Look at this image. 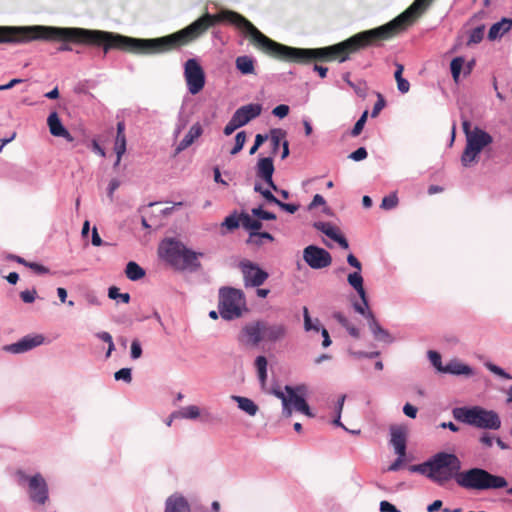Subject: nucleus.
<instances>
[{
  "mask_svg": "<svg viewBox=\"0 0 512 512\" xmlns=\"http://www.w3.org/2000/svg\"><path fill=\"white\" fill-rule=\"evenodd\" d=\"M347 281L349 285L355 289L360 299L364 301V304H366V291L363 286L364 280L361 272L350 273L347 277Z\"/></svg>",
  "mask_w": 512,
  "mask_h": 512,
  "instance_id": "nucleus-29",
  "label": "nucleus"
},
{
  "mask_svg": "<svg viewBox=\"0 0 512 512\" xmlns=\"http://www.w3.org/2000/svg\"><path fill=\"white\" fill-rule=\"evenodd\" d=\"M493 142L492 136L483 129L475 126L473 132L468 134L466 146L461 156V163L464 167H469L477 162L481 151Z\"/></svg>",
  "mask_w": 512,
  "mask_h": 512,
  "instance_id": "nucleus-10",
  "label": "nucleus"
},
{
  "mask_svg": "<svg viewBox=\"0 0 512 512\" xmlns=\"http://www.w3.org/2000/svg\"><path fill=\"white\" fill-rule=\"evenodd\" d=\"M202 415L203 422H210L213 420V415L208 411L201 412L200 408L196 405H188L182 407L179 411L173 412L172 417H177L186 420H196Z\"/></svg>",
  "mask_w": 512,
  "mask_h": 512,
  "instance_id": "nucleus-19",
  "label": "nucleus"
},
{
  "mask_svg": "<svg viewBox=\"0 0 512 512\" xmlns=\"http://www.w3.org/2000/svg\"><path fill=\"white\" fill-rule=\"evenodd\" d=\"M288 335V327L282 322L258 320L246 324L240 334L239 341L250 346H258L261 342L277 343Z\"/></svg>",
  "mask_w": 512,
  "mask_h": 512,
  "instance_id": "nucleus-4",
  "label": "nucleus"
},
{
  "mask_svg": "<svg viewBox=\"0 0 512 512\" xmlns=\"http://www.w3.org/2000/svg\"><path fill=\"white\" fill-rule=\"evenodd\" d=\"M19 485L26 484L29 499L38 505H45L49 499V489L45 478L40 474L27 475L24 471H17Z\"/></svg>",
  "mask_w": 512,
  "mask_h": 512,
  "instance_id": "nucleus-11",
  "label": "nucleus"
},
{
  "mask_svg": "<svg viewBox=\"0 0 512 512\" xmlns=\"http://www.w3.org/2000/svg\"><path fill=\"white\" fill-rule=\"evenodd\" d=\"M276 205L279 206L282 210H284L290 214L295 213L299 209V205H297V204L284 203L280 200H279V203H277Z\"/></svg>",
  "mask_w": 512,
  "mask_h": 512,
  "instance_id": "nucleus-62",
  "label": "nucleus"
},
{
  "mask_svg": "<svg viewBox=\"0 0 512 512\" xmlns=\"http://www.w3.org/2000/svg\"><path fill=\"white\" fill-rule=\"evenodd\" d=\"M333 318L346 330H348L353 324L350 320L341 312H335Z\"/></svg>",
  "mask_w": 512,
  "mask_h": 512,
  "instance_id": "nucleus-55",
  "label": "nucleus"
},
{
  "mask_svg": "<svg viewBox=\"0 0 512 512\" xmlns=\"http://www.w3.org/2000/svg\"><path fill=\"white\" fill-rule=\"evenodd\" d=\"M379 509L381 512H400L395 505L388 501H381Z\"/></svg>",
  "mask_w": 512,
  "mask_h": 512,
  "instance_id": "nucleus-64",
  "label": "nucleus"
},
{
  "mask_svg": "<svg viewBox=\"0 0 512 512\" xmlns=\"http://www.w3.org/2000/svg\"><path fill=\"white\" fill-rule=\"evenodd\" d=\"M452 414L457 421L481 429L497 430L501 426V420L495 411L480 406L456 407Z\"/></svg>",
  "mask_w": 512,
  "mask_h": 512,
  "instance_id": "nucleus-8",
  "label": "nucleus"
},
{
  "mask_svg": "<svg viewBox=\"0 0 512 512\" xmlns=\"http://www.w3.org/2000/svg\"><path fill=\"white\" fill-rule=\"evenodd\" d=\"M218 22L234 25L241 32L249 35L252 40L265 52L281 59L306 63L312 59L338 60L345 62L349 55L368 47L364 32H359L350 38L324 48L305 49L295 48L277 43L262 34L250 21L241 14L222 9L213 15L205 13L182 30L168 36L142 39L124 36L113 32H91L83 30L68 31L78 40L105 44V50L120 49L142 55H154L168 52L179 46L186 45L203 35L210 27Z\"/></svg>",
  "mask_w": 512,
  "mask_h": 512,
  "instance_id": "nucleus-1",
  "label": "nucleus"
},
{
  "mask_svg": "<svg viewBox=\"0 0 512 512\" xmlns=\"http://www.w3.org/2000/svg\"><path fill=\"white\" fill-rule=\"evenodd\" d=\"M114 378L116 381L122 380L125 383H130L132 381L131 368H121L120 370L115 372Z\"/></svg>",
  "mask_w": 512,
  "mask_h": 512,
  "instance_id": "nucleus-49",
  "label": "nucleus"
},
{
  "mask_svg": "<svg viewBox=\"0 0 512 512\" xmlns=\"http://www.w3.org/2000/svg\"><path fill=\"white\" fill-rule=\"evenodd\" d=\"M240 225H241L240 216H237L236 213H233V214L227 216L222 223V226L226 227L229 231H232V230L238 228Z\"/></svg>",
  "mask_w": 512,
  "mask_h": 512,
  "instance_id": "nucleus-42",
  "label": "nucleus"
},
{
  "mask_svg": "<svg viewBox=\"0 0 512 512\" xmlns=\"http://www.w3.org/2000/svg\"><path fill=\"white\" fill-rule=\"evenodd\" d=\"M367 115H368V112L365 111L361 115V117L357 120V122L355 123L353 129L351 130V135L353 137L358 136L361 133V131L363 130V127H364V125L366 123V120H367Z\"/></svg>",
  "mask_w": 512,
  "mask_h": 512,
  "instance_id": "nucleus-51",
  "label": "nucleus"
},
{
  "mask_svg": "<svg viewBox=\"0 0 512 512\" xmlns=\"http://www.w3.org/2000/svg\"><path fill=\"white\" fill-rule=\"evenodd\" d=\"M240 220H241V226L249 231L250 233L253 232H259V230L262 228V222L258 219H254L251 215L247 213H241L240 214Z\"/></svg>",
  "mask_w": 512,
  "mask_h": 512,
  "instance_id": "nucleus-31",
  "label": "nucleus"
},
{
  "mask_svg": "<svg viewBox=\"0 0 512 512\" xmlns=\"http://www.w3.org/2000/svg\"><path fill=\"white\" fill-rule=\"evenodd\" d=\"M512 29V18H502L500 21L494 23L488 33L490 40H496L502 37L506 32Z\"/></svg>",
  "mask_w": 512,
  "mask_h": 512,
  "instance_id": "nucleus-26",
  "label": "nucleus"
},
{
  "mask_svg": "<svg viewBox=\"0 0 512 512\" xmlns=\"http://www.w3.org/2000/svg\"><path fill=\"white\" fill-rule=\"evenodd\" d=\"M262 112V106L258 103H250L238 108L234 113L233 117L235 121L242 127L249 123L251 120L257 118Z\"/></svg>",
  "mask_w": 512,
  "mask_h": 512,
  "instance_id": "nucleus-17",
  "label": "nucleus"
},
{
  "mask_svg": "<svg viewBox=\"0 0 512 512\" xmlns=\"http://www.w3.org/2000/svg\"><path fill=\"white\" fill-rule=\"evenodd\" d=\"M159 256L177 270L197 271L201 264L198 261L203 253L188 249L182 242L173 238L164 239L158 248Z\"/></svg>",
  "mask_w": 512,
  "mask_h": 512,
  "instance_id": "nucleus-5",
  "label": "nucleus"
},
{
  "mask_svg": "<svg viewBox=\"0 0 512 512\" xmlns=\"http://www.w3.org/2000/svg\"><path fill=\"white\" fill-rule=\"evenodd\" d=\"M353 308L356 312L363 315L368 320V313H373L369 309L368 300L366 299V304H364V301L361 300V302H355L353 303Z\"/></svg>",
  "mask_w": 512,
  "mask_h": 512,
  "instance_id": "nucleus-52",
  "label": "nucleus"
},
{
  "mask_svg": "<svg viewBox=\"0 0 512 512\" xmlns=\"http://www.w3.org/2000/svg\"><path fill=\"white\" fill-rule=\"evenodd\" d=\"M184 77L188 91L192 95L198 94L203 89L205 85V73L196 59H188L185 62Z\"/></svg>",
  "mask_w": 512,
  "mask_h": 512,
  "instance_id": "nucleus-12",
  "label": "nucleus"
},
{
  "mask_svg": "<svg viewBox=\"0 0 512 512\" xmlns=\"http://www.w3.org/2000/svg\"><path fill=\"white\" fill-rule=\"evenodd\" d=\"M47 124L51 135L55 137H63L68 142L74 141V137L62 124L57 112H52L47 118Z\"/></svg>",
  "mask_w": 512,
  "mask_h": 512,
  "instance_id": "nucleus-20",
  "label": "nucleus"
},
{
  "mask_svg": "<svg viewBox=\"0 0 512 512\" xmlns=\"http://www.w3.org/2000/svg\"><path fill=\"white\" fill-rule=\"evenodd\" d=\"M268 139V135L257 134L255 136L254 145L250 148L249 154L253 155L259 149V147Z\"/></svg>",
  "mask_w": 512,
  "mask_h": 512,
  "instance_id": "nucleus-57",
  "label": "nucleus"
},
{
  "mask_svg": "<svg viewBox=\"0 0 512 512\" xmlns=\"http://www.w3.org/2000/svg\"><path fill=\"white\" fill-rule=\"evenodd\" d=\"M343 79L351 88L354 89V91L356 92L357 95H359L360 97H364L365 96V93H366L365 88L364 87H360V86H356L355 83H353L349 79V73L345 74L343 76Z\"/></svg>",
  "mask_w": 512,
  "mask_h": 512,
  "instance_id": "nucleus-59",
  "label": "nucleus"
},
{
  "mask_svg": "<svg viewBox=\"0 0 512 512\" xmlns=\"http://www.w3.org/2000/svg\"><path fill=\"white\" fill-rule=\"evenodd\" d=\"M431 469L430 459L422 464L412 465L409 467L411 472H417L425 475L429 479V473Z\"/></svg>",
  "mask_w": 512,
  "mask_h": 512,
  "instance_id": "nucleus-48",
  "label": "nucleus"
},
{
  "mask_svg": "<svg viewBox=\"0 0 512 512\" xmlns=\"http://www.w3.org/2000/svg\"><path fill=\"white\" fill-rule=\"evenodd\" d=\"M203 133L202 126L199 123L193 124L188 133L184 136V138L179 142L175 151L176 153H180L186 150L189 146H191L196 139H198Z\"/></svg>",
  "mask_w": 512,
  "mask_h": 512,
  "instance_id": "nucleus-23",
  "label": "nucleus"
},
{
  "mask_svg": "<svg viewBox=\"0 0 512 512\" xmlns=\"http://www.w3.org/2000/svg\"><path fill=\"white\" fill-rule=\"evenodd\" d=\"M485 366L489 371H491L493 374L499 377H502L504 379H512V376L510 374H508L504 369L493 363L488 362L485 364Z\"/></svg>",
  "mask_w": 512,
  "mask_h": 512,
  "instance_id": "nucleus-50",
  "label": "nucleus"
},
{
  "mask_svg": "<svg viewBox=\"0 0 512 512\" xmlns=\"http://www.w3.org/2000/svg\"><path fill=\"white\" fill-rule=\"evenodd\" d=\"M246 142V133L244 131H240L235 136V145L231 149L230 154L236 155L238 154L244 147V144Z\"/></svg>",
  "mask_w": 512,
  "mask_h": 512,
  "instance_id": "nucleus-44",
  "label": "nucleus"
},
{
  "mask_svg": "<svg viewBox=\"0 0 512 512\" xmlns=\"http://www.w3.org/2000/svg\"><path fill=\"white\" fill-rule=\"evenodd\" d=\"M314 228L318 231H321L323 234H325L327 237L333 239L336 234L339 232L338 228H336L334 225H332L329 222H322L318 221L313 224Z\"/></svg>",
  "mask_w": 512,
  "mask_h": 512,
  "instance_id": "nucleus-37",
  "label": "nucleus"
},
{
  "mask_svg": "<svg viewBox=\"0 0 512 512\" xmlns=\"http://www.w3.org/2000/svg\"><path fill=\"white\" fill-rule=\"evenodd\" d=\"M37 297V291L33 288L31 290H25L20 293V298L24 303L30 304L35 301Z\"/></svg>",
  "mask_w": 512,
  "mask_h": 512,
  "instance_id": "nucleus-53",
  "label": "nucleus"
},
{
  "mask_svg": "<svg viewBox=\"0 0 512 512\" xmlns=\"http://www.w3.org/2000/svg\"><path fill=\"white\" fill-rule=\"evenodd\" d=\"M274 164L271 157L259 158L256 164V175L262 180H270L274 173Z\"/></svg>",
  "mask_w": 512,
  "mask_h": 512,
  "instance_id": "nucleus-25",
  "label": "nucleus"
},
{
  "mask_svg": "<svg viewBox=\"0 0 512 512\" xmlns=\"http://www.w3.org/2000/svg\"><path fill=\"white\" fill-rule=\"evenodd\" d=\"M231 399L237 403L238 408L248 414L249 416H255L259 410L258 405L250 398L232 395Z\"/></svg>",
  "mask_w": 512,
  "mask_h": 512,
  "instance_id": "nucleus-27",
  "label": "nucleus"
},
{
  "mask_svg": "<svg viewBox=\"0 0 512 512\" xmlns=\"http://www.w3.org/2000/svg\"><path fill=\"white\" fill-rule=\"evenodd\" d=\"M390 444L396 454L406 455L407 429L404 426L393 425L390 427Z\"/></svg>",
  "mask_w": 512,
  "mask_h": 512,
  "instance_id": "nucleus-18",
  "label": "nucleus"
},
{
  "mask_svg": "<svg viewBox=\"0 0 512 512\" xmlns=\"http://www.w3.org/2000/svg\"><path fill=\"white\" fill-rule=\"evenodd\" d=\"M239 268L243 275L245 287H259L269 277V274L260 266L250 260H242Z\"/></svg>",
  "mask_w": 512,
  "mask_h": 512,
  "instance_id": "nucleus-13",
  "label": "nucleus"
},
{
  "mask_svg": "<svg viewBox=\"0 0 512 512\" xmlns=\"http://www.w3.org/2000/svg\"><path fill=\"white\" fill-rule=\"evenodd\" d=\"M303 260L310 268L320 270L331 265L332 256L324 248L309 245L303 250Z\"/></svg>",
  "mask_w": 512,
  "mask_h": 512,
  "instance_id": "nucleus-14",
  "label": "nucleus"
},
{
  "mask_svg": "<svg viewBox=\"0 0 512 512\" xmlns=\"http://www.w3.org/2000/svg\"><path fill=\"white\" fill-rule=\"evenodd\" d=\"M241 126L237 121H235V118L232 116L229 122L224 127V134L229 136L231 135L236 129L240 128Z\"/></svg>",
  "mask_w": 512,
  "mask_h": 512,
  "instance_id": "nucleus-61",
  "label": "nucleus"
},
{
  "mask_svg": "<svg viewBox=\"0 0 512 512\" xmlns=\"http://www.w3.org/2000/svg\"><path fill=\"white\" fill-rule=\"evenodd\" d=\"M44 341L42 334H28L15 343L5 345L3 350L11 354H22L42 345Z\"/></svg>",
  "mask_w": 512,
  "mask_h": 512,
  "instance_id": "nucleus-15",
  "label": "nucleus"
},
{
  "mask_svg": "<svg viewBox=\"0 0 512 512\" xmlns=\"http://www.w3.org/2000/svg\"><path fill=\"white\" fill-rule=\"evenodd\" d=\"M142 355V347L139 340L134 339L131 343L130 356L133 360L140 358Z\"/></svg>",
  "mask_w": 512,
  "mask_h": 512,
  "instance_id": "nucleus-54",
  "label": "nucleus"
},
{
  "mask_svg": "<svg viewBox=\"0 0 512 512\" xmlns=\"http://www.w3.org/2000/svg\"><path fill=\"white\" fill-rule=\"evenodd\" d=\"M96 337L108 344L106 358H109L111 356V353L115 350V345H114L111 334L106 331H102V332H98L96 334Z\"/></svg>",
  "mask_w": 512,
  "mask_h": 512,
  "instance_id": "nucleus-40",
  "label": "nucleus"
},
{
  "mask_svg": "<svg viewBox=\"0 0 512 512\" xmlns=\"http://www.w3.org/2000/svg\"><path fill=\"white\" fill-rule=\"evenodd\" d=\"M485 26L481 25L474 28L469 35L468 44L480 43L484 37Z\"/></svg>",
  "mask_w": 512,
  "mask_h": 512,
  "instance_id": "nucleus-43",
  "label": "nucleus"
},
{
  "mask_svg": "<svg viewBox=\"0 0 512 512\" xmlns=\"http://www.w3.org/2000/svg\"><path fill=\"white\" fill-rule=\"evenodd\" d=\"M164 512H191V509L183 495L174 493L166 499Z\"/></svg>",
  "mask_w": 512,
  "mask_h": 512,
  "instance_id": "nucleus-21",
  "label": "nucleus"
},
{
  "mask_svg": "<svg viewBox=\"0 0 512 512\" xmlns=\"http://www.w3.org/2000/svg\"><path fill=\"white\" fill-rule=\"evenodd\" d=\"M114 151L119 158H122L124 153L126 152V136L116 134L115 143H114Z\"/></svg>",
  "mask_w": 512,
  "mask_h": 512,
  "instance_id": "nucleus-41",
  "label": "nucleus"
},
{
  "mask_svg": "<svg viewBox=\"0 0 512 512\" xmlns=\"http://www.w3.org/2000/svg\"><path fill=\"white\" fill-rule=\"evenodd\" d=\"M219 313L222 318L232 320L242 315L246 301L244 293L235 288L224 287L219 291Z\"/></svg>",
  "mask_w": 512,
  "mask_h": 512,
  "instance_id": "nucleus-9",
  "label": "nucleus"
},
{
  "mask_svg": "<svg viewBox=\"0 0 512 512\" xmlns=\"http://www.w3.org/2000/svg\"><path fill=\"white\" fill-rule=\"evenodd\" d=\"M429 479L438 486L445 487L451 480L459 479L461 461L453 453L438 452L430 458Z\"/></svg>",
  "mask_w": 512,
  "mask_h": 512,
  "instance_id": "nucleus-6",
  "label": "nucleus"
},
{
  "mask_svg": "<svg viewBox=\"0 0 512 512\" xmlns=\"http://www.w3.org/2000/svg\"><path fill=\"white\" fill-rule=\"evenodd\" d=\"M367 150L364 147H360L349 155V158L353 161H362L367 158Z\"/></svg>",
  "mask_w": 512,
  "mask_h": 512,
  "instance_id": "nucleus-58",
  "label": "nucleus"
},
{
  "mask_svg": "<svg viewBox=\"0 0 512 512\" xmlns=\"http://www.w3.org/2000/svg\"><path fill=\"white\" fill-rule=\"evenodd\" d=\"M443 373L455 375V376H466V377H470V376L474 375L473 369L469 365L461 362L458 359L450 360L444 366Z\"/></svg>",
  "mask_w": 512,
  "mask_h": 512,
  "instance_id": "nucleus-22",
  "label": "nucleus"
},
{
  "mask_svg": "<svg viewBox=\"0 0 512 512\" xmlns=\"http://www.w3.org/2000/svg\"><path fill=\"white\" fill-rule=\"evenodd\" d=\"M252 216H255L258 218V220H275L276 215L272 212L265 211L262 209L261 206L253 208L251 210Z\"/></svg>",
  "mask_w": 512,
  "mask_h": 512,
  "instance_id": "nucleus-47",
  "label": "nucleus"
},
{
  "mask_svg": "<svg viewBox=\"0 0 512 512\" xmlns=\"http://www.w3.org/2000/svg\"><path fill=\"white\" fill-rule=\"evenodd\" d=\"M126 277L131 281H137L145 276V270L136 262L130 261L125 269Z\"/></svg>",
  "mask_w": 512,
  "mask_h": 512,
  "instance_id": "nucleus-34",
  "label": "nucleus"
},
{
  "mask_svg": "<svg viewBox=\"0 0 512 512\" xmlns=\"http://www.w3.org/2000/svg\"><path fill=\"white\" fill-rule=\"evenodd\" d=\"M235 65L237 70L244 75L253 74L255 72V60L251 56H238Z\"/></svg>",
  "mask_w": 512,
  "mask_h": 512,
  "instance_id": "nucleus-30",
  "label": "nucleus"
},
{
  "mask_svg": "<svg viewBox=\"0 0 512 512\" xmlns=\"http://www.w3.org/2000/svg\"><path fill=\"white\" fill-rule=\"evenodd\" d=\"M432 1L414 0L404 12L390 22L377 28L363 31L367 45H376L379 41L389 40L405 31L429 7Z\"/></svg>",
  "mask_w": 512,
  "mask_h": 512,
  "instance_id": "nucleus-3",
  "label": "nucleus"
},
{
  "mask_svg": "<svg viewBox=\"0 0 512 512\" xmlns=\"http://www.w3.org/2000/svg\"><path fill=\"white\" fill-rule=\"evenodd\" d=\"M271 393L281 400L282 415L286 418L291 417L294 409L292 395H289L288 393L283 392L279 389H272Z\"/></svg>",
  "mask_w": 512,
  "mask_h": 512,
  "instance_id": "nucleus-28",
  "label": "nucleus"
},
{
  "mask_svg": "<svg viewBox=\"0 0 512 512\" xmlns=\"http://www.w3.org/2000/svg\"><path fill=\"white\" fill-rule=\"evenodd\" d=\"M303 327L306 332H320L323 328L318 318L312 319L307 307H303Z\"/></svg>",
  "mask_w": 512,
  "mask_h": 512,
  "instance_id": "nucleus-32",
  "label": "nucleus"
},
{
  "mask_svg": "<svg viewBox=\"0 0 512 512\" xmlns=\"http://www.w3.org/2000/svg\"><path fill=\"white\" fill-rule=\"evenodd\" d=\"M272 113L278 118H284L289 113V106L285 104L278 105L273 109Z\"/></svg>",
  "mask_w": 512,
  "mask_h": 512,
  "instance_id": "nucleus-60",
  "label": "nucleus"
},
{
  "mask_svg": "<svg viewBox=\"0 0 512 512\" xmlns=\"http://www.w3.org/2000/svg\"><path fill=\"white\" fill-rule=\"evenodd\" d=\"M83 30L90 31V29L77 28V27H54V26H0V44H21L33 40H46V41H63L64 43L59 46L58 51L70 52L72 47L68 42L77 44H85L90 46L103 47L105 53V44H95L74 37L68 31ZM91 32H104L103 30H91Z\"/></svg>",
  "mask_w": 512,
  "mask_h": 512,
  "instance_id": "nucleus-2",
  "label": "nucleus"
},
{
  "mask_svg": "<svg viewBox=\"0 0 512 512\" xmlns=\"http://www.w3.org/2000/svg\"><path fill=\"white\" fill-rule=\"evenodd\" d=\"M267 359L265 356H257L255 359V368L258 374V380L262 387L266 385L267 381Z\"/></svg>",
  "mask_w": 512,
  "mask_h": 512,
  "instance_id": "nucleus-33",
  "label": "nucleus"
},
{
  "mask_svg": "<svg viewBox=\"0 0 512 512\" xmlns=\"http://www.w3.org/2000/svg\"><path fill=\"white\" fill-rule=\"evenodd\" d=\"M264 241L272 242L274 241V237L272 234L268 232H253L249 234V237L246 241L247 244L254 245L260 247L264 244Z\"/></svg>",
  "mask_w": 512,
  "mask_h": 512,
  "instance_id": "nucleus-35",
  "label": "nucleus"
},
{
  "mask_svg": "<svg viewBox=\"0 0 512 512\" xmlns=\"http://www.w3.org/2000/svg\"><path fill=\"white\" fill-rule=\"evenodd\" d=\"M286 137V132L282 129H272L270 131V141L272 145V153L276 154Z\"/></svg>",
  "mask_w": 512,
  "mask_h": 512,
  "instance_id": "nucleus-36",
  "label": "nucleus"
},
{
  "mask_svg": "<svg viewBox=\"0 0 512 512\" xmlns=\"http://www.w3.org/2000/svg\"><path fill=\"white\" fill-rule=\"evenodd\" d=\"M428 359L431 362V364L435 367V369L443 373V369L445 365H442L441 361V355L437 351L429 350L428 353Z\"/></svg>",
  "mask_w": 512,
  "mask_h": 512,
  "instance_id": "nucleus-45",
  "label": "nucleus"
},
{
  "mask_svg": "<svg viewBox=\"0 0 512 512\" xmlns=\"http://www.w3.org/2000/svg\"><path fill=\"white\" fill-rule=\"evenodd\" d=\"M108 297L113 300H120L123 303H129L130 301V294L120 293L119 289L115 286H111L108 289Z\"/></svg>",
  "mask_w": 512,
  "mask_h": 512,
  "instance_id": "nucleus-39",
  "label": "nucleus"
},
{
  "mask_svg": "<svg viewBox=\"0 0 512 512\" xmlns=\"http://www.w3.org/2000/svg\"><path fill=\"white\" fill-rule=\"evenodd\" d=\"M368 326L377 341L391 343L390 333L381 327L373 313H368Z\"/></svg>",
  "mask_w": 512,
  "mask_h": 512,
  "instance_id": "nucleus-24",
  "label": "nucleus"
},
{
  "mask_svg": "<svg viewBox=\"0 0 512 512\" xmlns=\"http://www.w3.org/2000/svg\"><path fill=\"white\" fill-rule=\"evenodd\" d=\"M284 390L289 395H292L294 410L303 413L304 415L313 418L315 415L311 412L309 405L307 404L304 395L307 392L305 385L290 386L286 385Z\"/></svg>",
  "mask_w": 512,
  "mask_h": 512,
  "instance_id": "nucleus-16",
  "label": "nucleus"
},
{
  "mask_svg": "<svg viewBox=\"0 0 512 512\" xmlns=\"http://www.w3.org/2000/svg\"><path fill=\"white\" fill-rule=\"evenodd\" d=\"M398 205V197L396 193H391L385 196L381 202V208L384 210H391Z\"/></svg>",
  "mask_w": 512,
  "mask_h": 512,
  "instance_id": "nucleus-46",
  "label": "nucleus"
},
{
  "mask_svg": "<svg viewBox=\"0 0 512 512\" xmlns=\"http://www.w3.org/2000/svg\"><path fill=\"white\" fill-rule=\"evenodd\" d=\"M417 408L409 403H406L403 407V413L409 418H416L417 416Z\"/></svg>",
  "mask_w": 512,
  "mask_h": 512,
  "instance_id": "nucleus-63",
  "label": "nucleus"
},
{
  "mask_svg": "<svg viewBox=\"0 0 512 512\" xmlns=\"http://www.w3.org/2000/svg\"><path fill=\"white\" fill-rule=\"evenodd\" d=\"M457 484L467 490L482 491L504 488L507 486V481L502 476L493 475L485 469L475 467L461 471Z\"/></svg>",
  "mask_w": 512,
  "mask_h": 512,
  "instance_id": "nucleus-7",
  "label": "nucleus"
},
{
  "mask_svg": "<svg viewBox=\"0 0 512 512\" xmlns=\"http://www.w3.org/2000/svg\"><path fill=\"white\" fill-rule=\"evenodd\" d=\"M463 63L464 59L462 57H456L450 63L451 74L455 82L459 80Z\"/></svg>",
  "mask_w": 512,
  "mask_h": 512,
  "instance_id": "nucleus-38",
  "label": "nucleus"
},
{
  "mask_svg": "<svg viewBox=\"0 0 512 512\" xmlns=\"http://www.w3.org/2000/svg\"><path fill=\"white\" fill-rule=\"evenodd\" d=\"M377 96H378V99H377L376 103L374 104L372 112H371V117H373V118L378 116V114L385 107V104H386L385 100L381 94L378 93Z\"/></svg>",
  "mask_w": 512,
  "mask_h": 512,
  "instance_id": "nucleus-56",
  "label": "nucleus"
}]
</instances>
